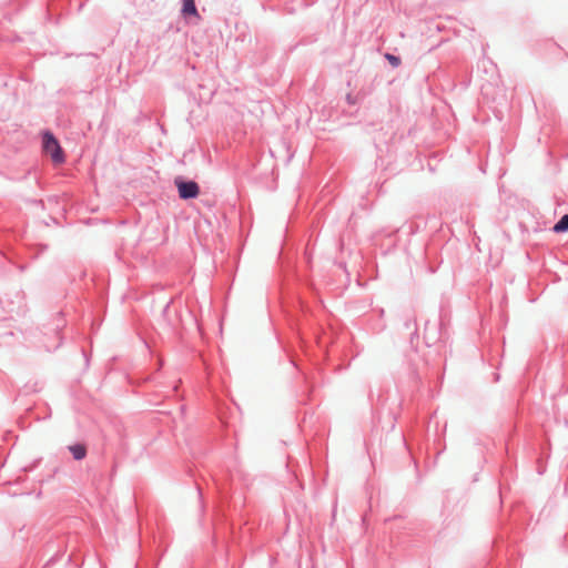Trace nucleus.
<instances>
[{"label":"nucleus","mask_w":568,"mask_h":568,"mask_svg":"<svg viewBox=\"0 0 568 568\" xmlns=\"http://www.w3.org/2000/svg\"><path fill=\"white\" fill-rule=\"evenodd\" d=\"M42 148L44 153L50 156L51 161L55 165L64 163V152L58 142V140L50 133L45 132L42 138Z\"/></svg>","instance_id":"1"},{"label":"nucleus","mask_w":568,"mask_h":568,"mask_svg":"<svg viewBox=\"0 0 568 568\" xmlns=\"http://www.w3.org/2000/svg\"><path fill=\"white\" fill-rule=\"evenodd\" d=\"M70 452L77 460H81L85 457L87 449L83 445L70 446Z\"/></svg>","instance_id":"4"},{"label":"nucleus","mask_w":568,"mask_h":568,"mask_svg":"<svg viewBox=\"0 0 568 568\" xmlns=\"http://www.w3.org/2000/svg\"><path fill=\"white\" fill-rule=\"evenodd\" d=\"M183 14L197 16V10L194 0H183Z\"/></svg>","instance_id":"3"},{"label":"nucleus","mask_w":568,"mask_h":568,"mask_svg":"<svg viewBox=\"0 0 568 568\" xmlns=\"http://www.w3.org/2000/svg\"><path fill=\"white\" fill-rule=\"evenodd\" d=\"M385 58L393 67H398L400 64V59L398 57L387 53Z\"/></svg>","instance_id":"6"},{"label":"nucleus","mask_w":568,"mask_h":568,"mask_svg":"<svg viewBox=\"0 0 568 568\" xmlns=\"http://www.w3.org/2000/svg\"><path fill=\"white\" fill-rule=\"evenodd\" d=\"M554 232L561 233L568 231V214H565L554 226Z\"/></svg>","instance_id":"5"},{"label":"nucleus","mask_w":568,"mask_h":568,"mask_svg":"<svg viewBox=\"0 0 568 568\" xmlns=\"http://www.w3.org/2000/svg\"><path fill=\"white\" fill-rule=\"evenodd\" d=\"M175 185L179 191V195L183 200L187 199H194L200 193V187L196 182L194 181H182V180H175Z\"/></svg>","instance_id":"2"}]
</instances>
